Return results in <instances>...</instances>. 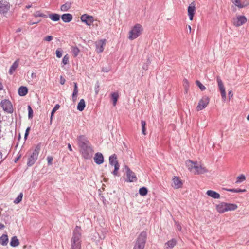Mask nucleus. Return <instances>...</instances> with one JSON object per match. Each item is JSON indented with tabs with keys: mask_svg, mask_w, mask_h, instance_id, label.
Segmentation results:
<instances>
[{
	"mask_svg": "<svg viewBox=\"0 0 249 249\" xmlns=\"http://www.w3.org/2000/svg\"><path fill=\"white\" fill-rule=\"evenodd\" d=\"M77 140L82 157L86 160L90 159L92 157L94 150L87 138L84 135H80Z\"/></svg>",
	"mask_w": 249,
	"mask_h": 249,
	"instance_id": "1",
	"label": "nucleus"
},
{
	"mask_svg": "<svg viewBox=\"0 0 249 249\" xmlns=\"http://www.w3.org/2000/svg\"><path fill=\"white\" fill-rule=\"evenodd\" d=\"M147 237V234L146 231L141 232L136 240L133 249H144Z\"/></svg>",
	"mask_w": 249,
	"mask_h": 249,
	"instance_id": "2",
	"label": "nucleus"
},
{
	"mask_svg": "<svg viewBox=\"0 0 249 249\" xmlns=\"http://www.w3.org/2000/svg\"><path fill=\"white\" fill-rule=\"evenodd\" d=\"M41 149V143H38L28 159L27 165L28 167L33 165L36 161Z\"/></svg>",
	"mask_w": 249,
	"mask_h": 249,
	"instance_id": "3",
	"label": "nucleus"
},
{
	"mask_svg": "<svg viewBox=\"0 0 249 249\" xmlns=\"http://www.w3.org/2000/svg\"><path fill=\"white\" fill-rule=\"evenodd\" d=\"M81 227L79 226H76L75 228L73 231V235L71 240V246H81Z\"/></svg>",
	"mask_w": 249,
	"mask_h": 249,
	"instance_id": "4",
	"label": "nucleus"
},
{
	"mask_svg": "<svg viewBox=\"0 0 249 249\" xmlns=\"http://www.w3.org/2000/svg\"><path fill=\"white\" fill-rule=\"evenodd\" d=\"M142 31V27L140 24H136L129 32V39L132 40L140 36Z\"/></svg>",
	"mask_w": 249,
	"mask_h": 249,
	"instance_id": "5",
	"label": "nucleus"
},
{
	"mask_svg": "<svg viewBox=\"0 0 249 249\" xmlns=\"http://www.w3.org/2000/svg\"><path fill=\"white\" fill-rule=\"evenodd\" d=\"M237 205L235 204L221 203L219 204V213H223L229 211H234L237 208Z\"/></svg>",
	"mask_w": 249,
	"mask_h": 249,
	"instance_id": "6",
	"label": "nucleus"
},
{
	"mask_svg": "<svg viewBox=\"0 0 249 249\" xmlns=\"http://www.w3.org/2000/svg\"><path fill=\"white\" fill-rule=\"evenodd\" d=\"M0 106L4 112L8 113H12L13 112V107L11 102L8 99L1 100Z\"/></svg>",
	"mask_w": 249,
	"mask_h": 249,
	"instance_id": "7",
	"label": "nucleus"
},
{
	"mask_svg": "<svg viewBox=\"0 0 249 249\" xmlns=\"http://www.w3.org/2000/svg\"><path fill=\"white\" fill-rule=\"evenodd\" d=\"M124 168L126 170V173L127 178L126 181L129 182L136 181L137 180V178L135 173L131 170L127 165H124Z\"/></svg>",
	"mask_w": 249,
	"mask_h": 249,
	"instance_id": "8",
	"label": "nucleus"
},
{
	"mask_svg": "<svg viewBox=\"0 0 249 249\" xmlns=\"http://www.w3.org/2000/svg\"><path fill=\"white\" fill-rule=\"evenodd\" d=\"M82 22L85 23L88 26H90L94 22V17L86 14L82 15L80 17Z\"/></svg>",
	"mask_w": 249,
	"mask_h": 249,
	"instance_id": "9",
	"label": "nucleus"
},
{
	"mask_svg": "<svg viewBox=\"0 0 249 249\" xmlns=\"http://www.w3.org/2000/svg\"><path fill=\"white\" fill-rule=\"evenodd\" d=\"M209 103V98L206 96H203L199 101L196 107L197 111H200L205 108Z\"/></svg>",
	"mask_w": 249,
	"mask_h": 249,
	"instance_id": "10",
	"label": "nucleus"
},
{
	"mask_svg": "<svg viewBox=\"0 0 249 249\" xmlns=\"http://www.w3.org/2000/svg\"><path fill=\"white\" fill-rule=\"evenodd\" d=\"M247 22V18L244 16H238L233 18V23L236 27H239Z\"/></svg>",
	"mask_w": 249,
	"mask_h": 249,
	"instance_id": "11",
	"label": "nucleus"
},
{
	"mask_svg": "<svg viewBox=\"0 0 249 249\" xmlns=\"http://www.w3.org/2000/svg\"><path fill=\"white\" fill-rule=\"evenodd\" d=\"M10 7V3L5 0L0 1V13L5 14L9 10Z\"/></svg>",
	"mask_w": 249,
	"mask_h": 249,
	"instance_id": "12",
	"label": "nucleus"
},
{
	"mask_svg": "<svg viewBox=\"0 0 249 249\" xmlns=\"http://www.w3.org/2000/svg\"><path fill=\"white\" fill-rule=\"evenodd\" d=\"M172 187L176 189H179L182 187L183 183L178 177L174 176L172 179Z\"/></svg>",
	"mask_w": 249,
	"mask_h": 249,
	"instance_id": "13",
	"label": "nucleus"
},
{
	"mask_svg": "<svg viewBox=\"0 0 249 249\" xmlns=\"http://www.w3.org/2000/svg\"><path fill=\"white\" fill-rule=\"evenodd\" d=\"M219 89L220 92L222 100L224 102L226 100L225 88L221 80L219 79Z\"/></svg>",
	"mask_w": 249,
	"mask_h": 249,
	"instance_id": "14",
	"label": "nucleus"
},
{
	"mask_svg": "<svg viewBox=\"0 0 249 249\" xmlns=\"http://www.w3.org/2000/svg\"><path fill=\"white\" fill-rule=\"evenodd\" d=\"M94 162L98 165H100L104 162V159L103 154L101 153L97 152L95 154L94 157Z\"/></svg>",
	"mask_w": 249,
	"mask_h": 249,
	"instance_id": "15",
	"label": "nucleus"
},
{
	"mask_svg": "<svg viewBox=\"0 0 249 249\" xmlns=\"http://www.w3.org/2000/svg\"><path fill=\"white\" fill-rule=\"evenodd\" d=\"M106 43V39H101L96 44V48L98 49V53H101L104 51V47Z\"/></svg>",
	"mask_w": 249,
	"mask_h": 249,
	"instance_id": "16",
	"label": "nucleus"
},
{
	"mask_svg": "<svg viewBox=\"0 0 249 249\" xmlns=\"http://www.w3.org/2000/svg\"><path fill=\"white\" fill-rule=\"evenodd\" d=\"M61 18L63 22L68 23L72 20L73 16L71 14L66 13L62 15Z\"/></svg>",
	"mask_w": 249,
	"mask_h": 249,
	"instance_id": "17",
	"label": "nucleus"
},
{
	"mask_svg": "<svg viewBox=\"0 0 249 249\" xmlns=\"http://www.w3.org/2000/svg\"><path fill=\"white\" fill-rule=\"evenodd\" d=\"M117 159V155L113 154L109 158V162L110 165L115 166L116 164H119Z\"/></svg>",
	"mask_w": 249,
	"mask_h": 249,
	"instance_id": "18",
	"label": "nucleus"
},
{
	"mask_svg": "<svg viewBox=\"0 0 249 249\" xmlns=\"http://www.w3.org/2000/svg\"><path fill=\"white\" fill-rule=\"evenodd\" d=\"M195 9L196 8L194 5L192 6L190 5L188 7V14L190 20H192L193 19Z\"/></svg>",
	"mask_w": 249,
	"mask_h": 249,
	"instance_id": "19",
	"label": "nucleus"
},
{
	"mask_svg": "<svg viewBox=\"0 0 249 249\" xmlns=\"http://www.w3.org/2000/svg\"><path fill=\"white\" fill-rule=\"evenodd\" d=\"M19 60L18 59L13 63V64L10 67V69L9 70V73L10 75H12L13 74L15 71L18 67V66L19 65Z\"/></svg>",
	"mask_w": 249,
	"mask_h": 249,
	"instance_id": "20",
	"label": "nucleus"
},
{
	"mask_svg": "<svg viewBox=\"0 0 249 249\" xmlns=\"http://www.w3.org/2000/svg\"><path fill=\"white\" fill-rule=\"evenodd\" d=\"M73 3L72 1H67L64 4L62 5L60 7L61 11L65 12L68 11L71 7Z\"/></svg>",
	"mask_w": 249,
	"mask_h": 249,
	"instance_id": "21",
	"label": "nucleus"
},
{
	"mask_svg": "<svg viewBox=\"0 0 249 249\" xmlns=\"http://www.w3.org/2000/svg\"><path fill=\"white\" fill-rule=\"evenodd\" d=\"M74 85V89H73V91L72 94V101L74 102L77 100V95H78V86L77 83L76 82L73 83Z\"/></svg>",
	"mask_w": 249,
	"mask_h": 249,
	"instance_id": "22",
	"label": "nucleus"
},
{
	"mask_svg": "<svg viewBox=\"0 0 249 249\" xmlns=\"http://www.w3.org/2000/svg\"><path fill=\"white\" fill-rule=\"evenodd\" d=\"M28 88L25 86H21L18 89V93L21 96H25L28 93Z\"/></svg>",
	"mask_w": 249,
	"mask_h": 249,
	"instance_id": "23",
	"label": "nucleus"
},
{
	"mask_svg": "<svg viewBox=\"0 0 249 249\" xmlns=\"http://www.w3.org/2000/svg\"><path fill=\"white\" fill-rule=\"evenodd\" d=\"M48 17L53 21H59L61 17L59 14L56 13H50Z\"/></svg>",
	"mask_w": 249,
	"mask_h": 249,
	"instance_id": "24",
	"label": "nucleus"
},
{
	"mask_svg": "<svg viewBox=\"0 0 249 249\" xmlns=\"http://www.w3.org/2000/svg\"><path fill=\"white\" fill-rule=\"evenodd\" d=\"M10 244V246L13 247H17L19 245V240L17 236H14L12 237Z\"/></svg>",
	"mask_w": 249,
	"mask_h": 249,
	"instance_id": "25",
	"label": "nucleus"
},
{
	"mask_svg": "<svg viewBox=\"0 0 249 249\" xmlns=\"http://www.w3.org/2000/svg\"><path fill=\"white\" fill-rule=\"evenodd\" d=\"M186 165L189 170H192L193 169H196V167L197 166V163L188 160L186 161Z\"/></svg>",
	"mask_w": 249,
	"mask_h": 249,
	"instance_id": "26",
	"label": "nucleus"
},
{
	"mask_svg": "<svg viewBox=\"0 0 249 249\" xmlns=\"http://www.w3.org/2000/svg\"><path fill=\"white\" fill-rule=\"evenodd\" d=\"M8 243V237L7 234H3L0 237V244L2 246H6Z\"/></svg>",
	"mask_w": 249,
	"mask_h": 249,
	"instance_id": "27",
	"label": "nucleus"
},
{
	"mask_svg": "<svg viewBox=\"0 0 249 249\" xmlns=\"http://www.w3.org/2000/svg\"><path fill=\"white\" fill-rule=\"evenodd\" d=\"M85 107V101L83 99H82L80 100L79 102L78 103L77 106V109L80 111H83Z\"/></svg>",
	"mask_w": 249,
	"mask_h": 249,
	"instance_id": "28",
	"label": "nucleus"
},
{
	"mask_svg": "<svg viewBox=\"0 0 249 249\" xmlns=\"http://www.w3.org/2000/svg\"><path fill=\"white\" fill-rule=\"evenodd\" d=\"M177 241L175 239H172L171 240L168 241L167 242L165 243V246L166 248H169L170 249H172L174 247V246L176 245Z\"/></svg>",
	"mask_w": 249,
	"mask_h": 249,
	"instance_id": "29",
	"label": "nucleus"
},
{
	"mask_svg": "<svg viewBox=\"0 0 249 249\" xmlns=\"http://www.w3.org/2000/svg\"><path fill=\"white\" fill-rule=\"evenodd\" d=\"M206 194L213 198H218V193L213 191V190H208L206 192Z\"/></svg>",
	"mask_w": 249,
	"mask_h": 249,
	"instance_id": "30",
	"label": "nucleus"
},
{
	"mask_svg": "<svg viewBox=\"0 0 249 249\" xmlns=\"http://www.w3.org/2000/svg\"><path fill=\"white\" fill-rule=\"evenodd\" d=\"M195 170L197 174H204L207 171V169H206L205 168H203L201 166H198V165L196 167Z\"/></svg>",
	"mask_w": 249,
	"mask_h": 249,
	"instance_id": "31",
	"label": "nucleus"
},
{
	"mask_svg": "<svg viewBox=\"0 0 249 249\" xmlns=\"http://www.w3.org/2000/svg\"><path fill=\"white\" fill-rule=\"evenodd\" d=\"M118 98H119V95H118V93L113 92L111 94V99L113 101V105L114 106H116Z\"/></svg>",
	"mask_w": 249,
	"mask_h": 249,
	"instance_id": "32",
	"label": "nucleus"
},
{
	"mask_svg": "<svg viewBox=\"0 0 249 249\" xmlns=\"http://www.w3.org/2000/svg\"><path fill=\"white\" fill-rule=\"evenodd\" d=\"M139 192L140 195L145 196L148 193V189L145 187H142L140 188Z\"/></svg>",
	"mask_w": 249,
	"mask_h": 249,
	"instance_id": "33",
	"label": "nucleus"
},
{
	"mask_svg": "<svg viewBox=\"0 0 249 249\" xmlns=\"http://www.w3.org/2000/svg\"><path fill=\"white\" fill-rule=\"evenodd\" d=\"M141 125H142V133L145 135H146V122L143 120H141Z\"/></svg>",
	"mask_w": 249,
	"mask_h": 249,
	"instance_id": "34",
	"label": "nucleus"
},
{
	"mask_svg": "<svg viewBox=\"0 0 249 249\" xmlns=\"http://www.w3.org/2000/svg\"><path fill=\"white\" fill-rule=\"evenodd\" d=\"M34 16L35 17H42V18H47L48 17V16L41 13L40 11H36L35 13H34Z\"/></svg>",
	"mask_w": 249,
	"mask_h": 249,
	"instance_id": "35",
	"label": "nucleus"
},
{
	"mask_svg": "<svg viewBox=\"0 0 249 249\" xmlns=\"http://www.w3.org/2000/svg\"><path fill=\"white\" fill-rule=\"evenodd\" d=\"M79 52L80 50L77 46L72 47V52L74 57L78 56Z\"/></svg>",
	"mask_w": 249,
	"mask_h": 249,
	"instance_id": "36",
	"label": "nucleus"
},
{
	"mask_svg": "<svg viewBox=\"0 0 249 249\" xmlns=\"http://www.w3.org/2000/svg\"><path fill=\"white\" fill-rule=\"evenodd\" d=\"M231 1L235 6L239 8L244 7V5H242L240 0H231Z\"/></svg>",
	"mask_w": 249,
	"mask_h": 249,
	"instance_id": "37",
	"label": "nucleus"
},
{
	"mask_svg": "<svg viewBox=\"0 0 249 249\" xmlns=\"http://www.w3.org/2000/svg\"><path fill=\"white\" fill-rule=\"evenodd\" d=\"M183 87L184 88L185 92L187 93L189 88V83L188 80L186 78L183 80Z\"/></svg>",
	"mask_w": 249,
	"mask_h": 249,
	"instance_id": "38",
	"label": "nucleus"
},
{
	"mask_svg": "<svg viewBox=\"0 0 249 249\" xmlns=\"http://www.w3.org/2000/svg\"><path fill=\"white\" fill-rule=\"evenodd\" d=\"M23 197V193H20L18 197L14 200V203L15 204H18L19 203L22 199Z\"/></svg>",
	"mask_w": 249,
	"mask_h": 249,
	"instance_id": "39",
	"label": "nucleus"
},
{
	"mask_svg": "<svg viewBox=\"0 0 249 249\" xmlns=\"http://www.w3.org/2000/svg\"><path fill=\"white\" fill-rule=\"evenodd\" d=\"M60 107V105L59 104H56L53 108L52 109L51 113V117L50 119L51 120H52L53 117V116L54 113L55 112L56 110H57Z\"/></svg>",
	"mask_w": 249,
	"mask_h": 249,
	"instance_id": "40",
	"label": "nucleus"
},
{
	"mask_svg": "<svg viewBox=\"0 0 249 249\" xmlns=\"http://www.w3.org/2000/svg\"><path fill=\"white\" fill-rule=\"evenodd\" d=\"M196 84L201 91H203L206 89V87L199 81L196 80Z\"/></svg>",
	"mask_w": 249,
	"mask_h": 249,
	"instance_id": "41",
	"label": "nucleus"
},
{
	"mask_svg": "<svg viewBox=\"0 0 249 249\" xmlns=\"http://www.w3.org/2000/svg\"><path fill=\"white\" fill-rule=\"evenodd\" d=\"M120 168L119 164H116L115 166L114 167V170L112 172V174L114 176H119L118 174V170Z\"/></svg>",
	"mask_w": 249,
	"mask_h": 249,
	"instance_id": "42",
	"label": "nucleus"
},
{
	"mask_svg": "<svg viewBox=\"0 0 249 249\" xmlns=\"http://www.w3.org/2000/svg\"><path fill=\"white\" fill-rule=\"evenodd\" d=\"M28 118L32 119L33 116V110L32 109L30 105L28 106Z\"/></svg>",
	"mask_w": 249,
	"mask_h": 249,
	"instance_id": "43",
	"label": "nucleus"
},
{
	"mask_svg": "<svg viewBox=\"0 0 249 249\" xmlns=\"http://www.w3.org/2000/svg\"><path fill=\"white\" fill-rule=\"evenodd\" d=\"M245 179H246L245 176L244 175L242 174L237 177V181L236 182V183L241 182L245 180Z\"/></svg>",
	"mask_w": 249,
	"mask_h": 249,
	"instance_id": "44",
	"label": "nucleus"
},
{
	"mask_svg": "<svg viewBox=\"0 0 249 249\" xmlns=\"http://www.w3.org/2000/svg\"><path fill=\"white\" fill-rule=\"evenodd\" d=\"M63 51L61 48H58L56 50V56L57 58H61L62 56Z\"/></svg>",
	"mask_w": 249,
	"mask_h": 249,
	"instance_id": "45",
	"label": "nucleus"
},
{
	"mask_svg": "<svg viewBox=\"0 0 249 249\" xmlns=\"http://www.w3.org/2000/svg\"><path fill=\"white\" fill-rule=\"evenodd\" d=\"M69 62V56L68 54H66L62 59V63L64 65L67 64Z\"/></svg>",
	"mask_w": 249,
	"mask_h": 249,
	"instance_id": "46",
	"label": "nucleus"
},
{
	"mask_svg": "<svg viewBox=\"0 0 249 249\" xmlns=\"http://www.w3.org/2000/svg\"><path fill=\"white\" fill-rule=\"evenodd\" d=\"M111 70L110 66L103 67L102 68V71L104 72H108Z\"/></svg>",
	"mask_w": 249,
	"mask_h": 249,
	"instance_id": "47",
	"label": "nucleus"
},
{
	"mask_svg": "<svg viewBox=\"0 0 249 249\" xmlns=\"http://www.w3.org/2000/svg\"><path fill=\"white\" fill-rule=\"evenodd\" d=\"M47 160L48 161V164L49 165H51L53 163V158L52 156H48L47 157Z\"/></svg>",
	"mask_w": 249,
	"mask_h": 249,
	"instance_id": "48",
	"label": "nucleus"
},
{
	"mask_svg": "<svg viewBox=\"0 0 249 249\" xmlns=\"http://www.w3.org/2000/svg\"><path fill=\"white\" fill-rule=\"evenodd\" d=\"M40 21H41V20H35V21H33V20H30V21H29L28 22V24L29 25L36 24H37L39 22H40Z\"/></svg>",
	"mask_w": 249,
	"mask_h": 249,
	"instance_id": "49",
	"label": "nucleus"
},
{
	"mask_svg": "<svg viewBox=\"0 0 249 249\" xmlns=\"http://www.w3.org/2000/svg\"><path fill=\"white\" fill-rule=\"evenodd\" d=\"M30 127H28L26 129V131H25V134H24V139L25 140H26L28 135H29V131L30 130Z\"/></svg>",
	"mask_w": 249,
	"mask_h": 249,
	"instance_id": "50",
	"label": "nucleus"
},
{
	"mask_svg": "<svg viewBox=\"0 0 249 249\" xmlns=\"http://www.w3.org/2000/svg\"><path fill=\"white\" fill-rule=\"evenodd\" d=\"M53 38V37L52 36H48L44 38L43 40L46 41H50Z\"/></svg>",
	"mask_w": 249,
	"mask_h": 249,
	"instance_id": "51",
	"label": "nucleus"
},
{
	"mask_svg": "<svg viewBox=\"0 0 249 249\" xmlns=\"http://www.w3.org/2000/svg\"><path fill=\"white\" fill-rule=\"evenodd\" d=\"M65 82H66L65 79L62 76H60V83L61 85H64L65 84Z\"/></svg>",
	"mask_w": 249,
	"mask_h": 249,
	"instance_id": "52",
	"label": "nucleus"
},
{
	"mask_svg": "<svg viewBox=\"0 0 249 249\" xmlns=\"http://www.w3.org/2000/svg\"><path fill=\"white\" fill-rule=\"evenodd\" d=\"M99 83L97 82V83L96 84L95 87V91L96 94L98 93L99 90L98 89L99 88Z\"/></svg>",
	"mask_w": 249,
	"mask_h": 249,
	"instance_id": "53",
	"label": "nucleus"
},
{
	"mask_svg": "<svg viewBox=\"0 0 249 249\" xmlns=\"http://www.w3.org/2000/svg\"><path fill=\"white\" fill-rule=\"evenodd\" d=\"M222 190H226L228 191L233 192V193H236V189H225L224 188H223Z\"/></svg>",
	"mask_w": 249,
	"mask_h": 249,
	"instance_id": "54",
	"label": "nucleus"
},
{
	"mask_svg": "<svg viewBox=\"0 0 249 249\" xmlns=\"http://www.w3.org/2000/svg\"><path fill=\"white\" fill-rule=\"evenodd\" d=\"M233 93H232V91L231 90H230L228 92V98H229V100H230L233 96Z\"/></svg>",
	"mask_w": 249,
	"mask_h": 249,
	"instance_id": "55",
	"label": "nucleus"
},
{
	"mask_svg": "<svg viewBox=\"0 0 249 249\" xmlns=\"http://www.w3.org/2000/svg\"><path fill=\"white\" fill-rule=\"evenodd\" d=\"M81 246H71V249H81Z\"/></svg>",
	"mask_w": 249,
	"mask_h": 249,
	"instance_id": "56",
	"label": "nucleus"
},
{
	"mask_svg": "<svg viewBox=\"0 0 249 249\" xmlns=\"http://www.w3.org/2000/svg\"><path fill=\"white\" fill-rule=\"evenodd\" d=\"M242 5H244V7H246L249 5V0H245V1L242 3Z\"/></svg>",
	"mask_w": 249,
	"mask_h": 249,
	"instance_id": "57",
	"label": "nucleus"
},
{
	"mask_svg": "<svg viewBox=\"0 0 249 249\" xmlns=\"http://www.w3.org/2000/svg\"><path fill=\"white\" fill-rule=\"evenodd\" d=\"M148 64H144L143 66H142V69L146 71L148 69Z\"/></svg>",
	"mask_w": 249,
	"mask_h": 249,
	"instance_id": "58",
	"label": "nucleus"
},
{
	"mask_svg": "<svg viewBox=\"0 0 249 249\" xmlns=\"http://www.w3.org/2000/svg\"><path fill=\"white\" fill-rule=\"evenodd\" d=\"M245 191V189H236V193L244 192Z\"/></svg>",
	"mask_w": 249,
	"mask_h": 249,
	"instance_id": "59",
	"label": "nucleus"
},
{
	"mask_svg": "<svg viewBox=\"0 0 249 249\" xmlns=\"http://www.w3.org/2000/svg\"><path fill=\"white\" fill-rule=\"evenodd\" d=\"M3 86L1 82L0 81V91L3 90Z\"/></svg>",
	"mask_w": 249,
	"mask_h": 249,
	"instance_id": "60",
	"label": "nucleus"
},
{
	"mask_svg": "<svg viewBox=\"0 0 249 249\" xmlns=\"http://www.w3.org/2000/svg\"><path fill=\"white\" fill-rule=\"evenodd\" d=\"M68 148L70 150V151H72V148H71V144L70 143L68 144Z\"/></svg>",
	"mask_w": 249,
	"mask_h": 249,
	"instance_id": "61",
	"label": "nucleus"
},
{
	"mask_svg": "<svg viewBox=\"0 0 249 249\" xmlns=\"http://www.w3.org/2000/svg\"><path fill=\"white\" fill-rule=\"evenodd\" d=\"M4 227H5L4 225L3 224L0 223V229H3Z\"/></svg>",
	"mask_w": 249,
	"mask_h": 249,
	"instance_id": "62",
	"label": "nucleus"
},
{
	"mask_svg": "<svg viewBox=\"0 0 249 249\" xmlns=\"http://www.w3.org/2000/svg\"><path fill=\"white\" fill-rule=\"evenodd\" d=\"M21 31V29L20 28H18V29H17V30L16 31V32L18 33V32H20Z\"/></svg>",
	"mask_w": 249,
	"mask_h": 249,
	"instance_id": "63",
	"label": "nucleus"
},
{
	"mask_svg": "<svg viewBox=\"0 0 249 249\" xmlns=\"http://www.w3.org/2000/svg\"><path fill=\"white\" fill-rule=\"evenodd\" d=\"M31 6H32L31 5H28L26 6V8H27V9H29L30 7H31Z\"/></svg>",
	"mask_w": 249,
	"mask_h": 249,
	"instance_id": "64",
	"label": "nucleus"
}]
</instances>
